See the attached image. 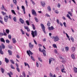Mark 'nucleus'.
Instances as JSON below:
<instances>
[{
	"mask_svg": "<svg viewBox=\"0 0 77 77\" xmlns=\"http://www.w3.org/2000/svg\"><path fill=\"white\" fill-rule=\"evenodd\" d=\"M25 3L27 6H28L27 4H28V2H27V0H25Z\"/></svg>",
	"mask_w": 77,
	"mask_h": 77,
	"instance_id": "obj_55",
	"label": "nucleus"
},
{
	"mask_svg": "<svg viewBox=\"0 0 77 77\" xmlns=\"http://www.w3.org/2000/svg\"><path fill=\"white\" fill-rule=\"evenodd\" d=\"M4 21L5 22H8V19H5V18H4Z\"/></svg>",
	"mask_w": 77,
	"mask_h": 77,
	"instance_id": "obj_62",
	"label": "nucleus"
},
{
	"mask_svg": "<svg viewBox=\"0 0 77 77\" xmlns=\"http://www.w3.org/2000/svg\"><path fill=\"white\" fill-rule=\"evenodd\" d=\"M11 12L13 14H14V15H16V13H15V12L14 11V10H11Z\"/></svg>",
	"mask_w": 77,
	"mask_h": 77,
	"instance_id": "obj_30",
	"label": "nucleus"
},
{
	"mask_svg": "<svg viewBox=\"0 0 77 77\" xmlns=\"http://www.w3.org/2000/svg\"><path fill=\"white\" fill-rule=\"evenodd\" d=\"M70 39L72 41V42H74V38L72 37H71Z\"/></svg>",
	"mask_w": 77,
	"mask_h": 77,
	"instance_id": "obj_56",
	"label": "nucleus"
},
{
	"mask_svg": "<svg viewBox=\"0 0 77 77\" xmlns=\"http://www.w3.org/2000/svg\"><path fill=\"white\" fill-rule=\"evenodd\" d=\"M11 68H12V69H15V68L14 67V66H13V65H11Z\"/></svg>",
	"mask_w": 77,
	"mask_h": 77,
	"instance_id": "obj_61",
	"label": "nucleus"
},
{
	"mask_svg": "<svg viewBox=\"0 0 77 77\" xmlns=\"http://www.w3.org/2000/svg\"><path fill=\"white\" fill-rule=\"evenodd\" d=\"M53 75L51 73H50L49 74V76L50 77H53Z\"/></svg>",
	"mask_w": 77,
	"mask_h": 77,
	"instance_id": "obj_49",
	"label": "nucleus"
},
{
	"mask_svg": "<svg viewBox=\"0 0 77 77\" xmlns=\"http://www.w3.org/2000/svg\"><path fill=\"white\" fill-rule=\"evenodd\" d=\"M65 68H64V67H63V69H61V72H63V71H65Z\"/></svg>",
	"mask_w": 77,
	"mask_h": 77,
	"instance_id": "obj_59",
	"label": "nucleus"
},
{
	"mask_svg": "<svg viewBox=\"0 0 77 77\" xmlns=\"http://www.w3.org/2000/svg\"><path fill=\"white\" fill-rule=\"evenodd\" d=\"M8 74L10 77H12L11 74V75H13V73L12 72H10V73L9 72Z\"/></svg>",
	"mask_w": 77,
	"mask_h": 77,
	"instance_id": "obj_20",
	"label": "nucleus"
},
{
	"mask_svg": "<svg viewBox=\"0 0 77 77\" xmlns=\"http://www.w3.org/2000/svg\"><path fill=\"white\" fill-rule=\"evenodd\" d=\"M42 53H43L44 56H46V51L44 49L42 50Z\"/></svg>",
	"mask_w": 77,
	"mask_h": 77,
	"instance_id": "obj_9",
	"label": "nucleus"
},
{
	"mask_svg": "<svg viewBox=\"0 0 77 77\" xmlns=\"http://www.w3.org/2000/svg\"><path fill=\"white\" fill-rule=\"evenodd\" d=\"M8 52L10 55H12V51L11 50H8Z\"/></svg>",
	"mask_w": 77,
	"mask_h": 77,
	"instance_id": "obj_28",
	"label": "nucleus"
},
{
	"mask_svg": "<svg viewBox=\"0 0 77 77\" xmlns=\"http://www.w3.org/2000/svg\"><path fill=\"white\" fill-rule=\"evenodd\" d=\"M48 29L49 30H53V29H54V28L53 26H51V27H49L48 28Z\"/></svg>",
	"mask_w": 77,
	"mask_h": 77,
	"instance_id": "obj_15",
	"label": "nucleus"
},
{
	"mask_svg": "<svg viewBox=\"0 0 77 77\" xmlns=\"http://www.w3.org/2000/svg\"><path fill=\"white\" fill-rule=\"evenodd\" d=\"M41 5L42 7H45V3L43 1L41 2Z\"/></svg>",
	"mask_w": 77,
	"mask_h": 77,
	"instance_id": "obj_8",
	"label": "nucleus"
},
{
	"mask_svg": "<svg viewBox=\"0 0 77 77\" xmlns=\"http://www.w3.org/2000/svg\"><path fill=\"white\" fill-rule=\"evenodd\" d=\"M36 66L38 68L39 67V63H38V61H37L36 62Z\"/></svg>",
	"mask_w": 77,
	"mask_h": 77,
	"instance_id": "obj_34",
	"label": "nucleus"
},
{
	"mask_svg": "<svg viewBox=\"0 0 77 77\" xmlns=\"http://www.w3.org/2000/svg\"><path fill=\"white\" fill-rule=\"evenodd\" d=\"M53 46L54 48H57V46L56 44H53Z\"/></svg>",
	"mask_w": 77,
	"mask_h": 77,
	"instance_id": "obj_36",
	"label": "nucleus"
},
{
	"mask_svg": "<svg viewBox=\"0 0 77 77\" xmlns=\"http://www.w3.org/2000/svg\"><path fill=\"white\" fill-rule=\"evenodd\" d=\"M32 15H34V16H36V13L34 10H32Z\"/></svg>",
	"mask_w": 77,
	"mask_h": 77,
	"instance_id": "obj_7",
	"label": "nucleus"
},
{
	"mask_svg": "<svg viewBox=\"0 0 77 77\" xmlns=\"http://www.w3.org/2000/svg\"><path fill=\"white\" fill-rule=\"evenodd\" d=\"M1 9H2V10H4L5 9V7H4L3 5H2V7L1 8Z\"/></svg>",
	"mask_w": 77,
	"mask_h": 77,
	"instance_id": "obj_63",
	"label": "nucleus"
},
{
	"mask_svg": "<svg viewBox=\"0 0 77 77\" xmlns=\"http://www.w3.org/2000/svg\"><path fill=\"white\" fill-rule=\"evenodd\" d=\"M19 20L22 24H23L24 23V21L21 18H20Z\"/></svg>",
	"mask_w": 77,
	"mask_h": 77,
	"instance_id": "obj_14",
	"label": "nucleus"
},
{
	"mask_svg": "<svg viewBox=\"0 0 77 77\" xmlns=\"http://www.w3.org/2000/svg\"><path fill=\"white\" fill-rule=\"evenodd\" d=\"M24 64H25V66H27V65L28 68H30V66H29V64H28V63L25 62V63H24Z\"/></svg>",
	"mask_w": 77,
	"mask_h": 77,
	"instance_id": "obj_23",
	"label": "nucleus"
},
{
	"mask_svg": "<svg viewBox=\"0 0 77 77\" xmlns=\"http://www.w3.org/2000/svg\"><path fill=\"white\" fill-rule=\"evenodd\" d=\"M63 33H64V34H66L67 37V38L69 40V41H70V38H69V36H68V34H67V33L65 32H63Z\"/></svg>",
	"mask_w": 77,
	"mask_h": 77,
	"instance_id": "obj_11",
	"label": "nucleus"
},
{
	"mask_svg": "<svg viewBox=\"0 0 77 77\" xmlns=\"http://www.w3.org/2000/svg\"><path fill=\"white\" fill-rule=\"evenodd\" d=\"M57 7H58V8H60V3H58Z\"/></svg>",
	"mask_w": 77,
	"mask_h": 77,
	"instance_id": "obj_60",
	"label": "nucleus"
},
{
	"mask_svg": "<svg viewBox=\"0 0 77 77\" xmlns=\"http://www.w3.org/2000/svg\"><path fill=\"white\" fill-rule=\"evenodd\" d=\"M1 71L2 73H3L4 72H5V69L3 68H1Z\"/></svg>",
	"mask_w": 77,
	"mask_h": 77,
	"instance_id": "obj_24",
	"label": "nucleus"
},
{
	"mask_svg": "<svg viewBox=\"0 0 77 77\" xmlns=\"http://www.w3.org/2000/svg\"><path fill=\"white\" fill-rule=\"evenodd\" d=\"M6 42L7 43H8V44H9V43L10 41H9V40L8 39H7L6 40Z\"/></svg>",
	"mask_w": 77,
	"mask_h": 77,
	"instance_id": "obj_53",
	"label": "nucleus"
},
{
	"mask_svg": "<svg viewBox=\"0 0 77 77\" xmlns=\"http://www.w3.org/2000/svg\"><path fill=\"white\" fill-rule=\"evenodd\" d=\"M4 18H5V19H7L8 20V18H9V17L8 16H5L4 17Z\"/></svg>",
	"mask_w": 77,
	"mask_h": 77,
	"instance_id": "obj_43",
	"label": "nucleus"
},
{
	"mask_svg": "<svg viewBox=\"0 0 77 77\" xmlns=\"http://www.w3.org/2000/svg\"><path fill=\"white\" fill-rule=\"evenodd\" d=\"M71 50L72 51H75V47H72Z\"/></svg>",
	"mask_w": 77,
	"mask_h": 77,
	"instance_id": "obj_32",
	"label": "nucleus"
},
{
	"mask_svg": "<svg viewBox=\"0 0 77 77\" xmlns=\"http://www.w3.org/2000/svg\"><path fill=\"white\" fill-rule=\"evenodd\" d=\"M8 37L9 39H11V35H8Z\"/></svg>",
	"mask_w": 77,
	"mask_h": 77,
	"instance_id": "obj_64",
	"label": "nucleus"
},
{
	"mask_svg": "<svg viewBox=\"0 0 77 77\" xmlns=\"http://www.w3.org/2000/svg\"><path fill=\"white\" fill-rule=\"evenodd\" d=\"M24 28L25 29H26L27 30V32H30V29H29V28L28 26H24Z\"/></svg>",
	"mask_w": 77,
	"mask_h": 77,
	"instance_id": "obj_13",
	"label": "nucleus"
},
{
	"mask_svg": "<svg viewBox=\"0 0 77 77\" xmlns=\"http://www.w3.org/2000/svg\"><path fill=\"white\" fill-rule=\"evenodd\" d=\"M0 40L1 42H4V43H5V39H4V38H1Z\"/></svg>",
	"mask_w": 77,
	"mask_h": 77,
	"instance_id": "obj_17",
	"label": "nucleus"
},
{
	"mask_svg": "<svg viewBox=\"0 0 77 77\" xmlns=\"http://www.w3.org/2000/svg\"><path fill=\"white\" fill-rule=\"evenodd\" d=\"M2 14L3 15H6V13H5V12L3 11H2Z\"/></svg>",
	"mask_w": 77,
	"mask_h": 77,
	"instance_id": "obj_52",
	"label": "nucleus"
},
{
	"mask_svg": "<svg viewBox=\"0 0 77 77\" xmlns=\"http://www.w3.org/2000/svg\"><path fill=\"white\" fill-rule=\"evenodd\" d=\"M1 46L2 48H5V45L3 44H2L1 45Z\"/></svg>",
	"mask_w": 77,
	"mask_h": 77,
	"instance_id": "obj_48",
	"label": "nucleus"
},
{
	"mask_svg": "<svg viewBox=\"0 0 77 77\" xmlns=\"http://www.w3.org/2000/svg\"><path fill=\"white\" fill-rule=\"evenodd\" d=\"M34 19L35 20V21H36V22H38L39 21V20H38V19L36 17H34Z\"/></svg>",
	"mask_w": 77,
	"mask_h": 77,
	"instance_id": "obj_29",
	"label": "nucleus"
},
{
	"mask_svg": "<svg viewBox=\"0 0 77 77\" xmlns=\"http://www.w3.org/2000/svg\"><path fill=\"white\" fill-rule=\"evenodd\" d=\"M47 8L48 11L51 12V7H50V6H48Z\"/></svg>",
	"mask_w": 77,
	"mask_h": 77,
	"instance_id": "obj_19",
	"label": "nucleus"
},
{
	"mask_svg": "<svg viewBox=\"0 0 77 77\" xmlns=\"http://www.w3.org/2000/svg\"><path fill=\"white\" fill-rule=\"evenodd\" d=\"M0 23L2 24H4V23H3V20H0Z\"/></svg>",
	"mask_w": 77,
	"mask_h": 77,
	"instance_id": "obj_54",
	"label": "nucleus"
},
{
	"mask_svg": "<svg viewBox=\"0 0 77 77\" xmlns=\"http://www.w3.org/2000/svg\"><path fill=\"white\" fill-rule=\"evenodd\" d=\"M22 75L23 77H26V73H25V72L23 71L22 72Z\"/></svg>",
	"mask_w": 77,
	"mask_h": 77,
	"instance_id": "obj_21",
	"label": "nucleus"
},
{
	"mask_svg": "<svg viewBox=\"0 0 77 77\" xmlns=\"http://www.w3.org/2000/svg\"><path fill=\"white\" fill-rule=\"evenodd\" d=\"M66 17H67L69 19H70L71 20H72V19L71 18V17H70V16H69V14H67L66 15Z\"/></svg>",
	"mask_w": 77,
	"mask_h": 77,
	"instance_id": "obj_22",
	"label": "nucleus"
},
{
	"mask_svg": "<svg viewBox=\"0 0 77 77\" xmlns=\"http://www.w3.org/2000/svg\"><path fill=\"white\" fill-rule=\"evenodd\" d=\"M0 53L1 54H3V52L2 51V48L1 46H0Z\"/></svg>",
	"mask_w": 77,
	"mask_h": 77,
	"instance_id": "obj_12",
	"label": "nucleus"
},
{
	"mask_svg": "<svg viewBox=\"0 0 77 77\" xmlns=\"http://www.w3.org/2000/svg\"><path fill=\"white\" fill-rule=\"evenodd\" d=\"M65 50L67 52L69 51V47L68 46L65 47Z\"/></svg>",
	"mask_w": 77,
	"mask_h": 77,
	"instance_id": "obj_16",
	"label": "nucleus"
},
{
	"mask_svg": "<svg viewBox=\"0 0 77 77\" xmlns=\"http://www.w3.org/2000/svg\"><path fill=\"white\" fill-rule=\"evenodd\" d=\"M68 14H69L71 16V17H72V13H71V11H69L68 12Z\"/></svg>",
	"mask_w": 77,
	"mask_h": 77,
	"instance_id": "obj_38",
	"label": "nucleus"
},
{
	"mask_svg": "<svg viewBox=\"0 0 77 77\" xmlns=\"http://www.w3.org/2000/svg\"><path fill=\"white\" fill-rule=\"evenodd\" d=\"M22 8L23 9V11H24V10H25V8L24 7V6H22Z\"/></svg>",
	"mask_w": 77,
	"mask_h": 77,
	"instance_id": "obj_58",
	"label": "nucleus"
},
{
	"mask_svg": "<svg viewBox=\"0 0 77 77\" xmlns=\"http://www.w3.org/2000/svg\"><path fill=\"white\" fill-rule=\"evenodd\" d=\"M63 24L65 27H66V22H64L63 23Z\"/></svg>",
	"mask_w": 77,
	"mask_h": 77,
	"instance_id": "obj_44",
	"label": "nucleus"
},
{
	"mask_svg": "<svg viewBox=\"0 0 77 77\" xmlns=\"http://www.w3.org/2000/svg\"><path fill=\"white\" fill-rule=\"evenodd\" d=\"M71 57L73 59H75V57H74V55L73 54L71 55Z\"/></svg>",
	"mask_w": 77,
	"mask_h": 77,
	"instance_id": "obj_41",
	"label": "nucleus"
},
{
	"mask_svg": "<svg viewBox=\"0 0 77 77\" xmlns=\"http://www.w3.org/2000/svg\"><path fill=\"white\" fill-rule=\"evenodd\" d=\"M13 2L15 5H17V0H13Z\"/></svg>",
	"mask_w": 77,
	"mask_h": 77,
	"instance_id": "obj_35",
	"label": "nucleus"
},
{
	"mask_svg": "<svg viewBox=\"0 0 77 77\" xmlns=\"http://www.w3.org/2000/svg\"><path fill=\"white\" fill-rule=\"evenodd\" d=\"M26 23L27 25L28 26H29L30 25V23H29V21L28 20H26Z\"/></svg>",
	"mask_w": 77,
	"mask_h": 77,
	"instance_id": "obj_40",
	"label": "nucleus"
},
{
	"mask_svg": "<svg viewBox=\"0 0 77 77\" xmlns=\"http://www.w3.org/2000/svg\"><path fill=\"white\" fill-rule=\"evenodd\" d=\"M29 46L30 48H33V45L32 44L31 42L29 43Z\"/></svg>",
	"mask_w": 77,
	"mask_h": 77,
	"instance_id": "obj_10",
	"label": "nucleus"
},
{
	"mask_svg": "<svg viewBox=\"0 0 77 77\" xmlns=\"http://www.w3.org/2000/svg\"><path fill=\"white\" fill-rule=\"evenodd\" d=\"M27 53L28 55H29V56H30V54H31V55H32V54H33V53L32 52H31L30 51V50H29V51H27Z\"/></svg>",
	"mask_w": 77,
	"mask_h": 77,
	"instance_id": "obj_5",
	"label": "nucleus"
},
{
	"mask_svg": "<svg viewBox=\"0 0 77 77\" xmlns=\"http://www.w3.org/2000/svg\"><path fill=\"white\" fill-rule=\"evenodd\" d=\"M20 30L21 32V33H22V35H24V34H25V32H24V31H23V29H20Z\"/></svg>",
	"mask_w": 77,
	"mask_h": 77,
	"instance_id": "obj_27",
	"label": "nucleus"
},
{
	"mask_svg": "<svg viewBox=\"0 0 77 77\" xmlns=\"http://www.w3.org/2000/svg\"><path fill=\"white\" fill-rule=\"evenodd\" d=\"M45 15V16H46L47 17H50V16L48 15V14L47 13H46Z\"/></svg>",
	"mask_w": 77,
	"mask_h": 77,
	"instance_id": "obj_42",
	"label": "nucleus"
},
{
	"mask_svg": "<svg viewBox=\"0 0 77 77\" xmlns=\"http://www.w3.org/2000/svg\"><path fill=\"white\" fill-rule=\"evenodd\" d=\"M55 12L56 13V14H59V11H57V10H56L55 11Z\"/></svg>",
	"mask_w": 77,
	"mask_h": 77,
	"instance_id": "obj_50",
	"label": "nucleus"
},
{
	"mask_svg": "<svg viewBox=\"0 0 77 77\" xmlns=\"http://www.w3.org/2000/svg\"><path fill=\"white\" fill-rule=\"evenodd\" d=\"M9 30L8 29H6V32L8 33V34H9Z\"/></svg>",
	"mask_w": 77,
	"mask_h": 77,
	"instance_id": "obj_46",
	"label": "nucleus"
},
{
	"mask_svg": "<svg viewBox=\"0 0 77 77\" xmlns=\"http://www.w3.org/2000/svg\"><path fill=\"white\" fill-rule=\"evenodd\" d=\"M13 20H14V21L16 22L17 21V18H16V17H14L13 18Z\"/></svg>",
	"mask_w": 77,
	"mask_h": 77,
	"instance_id": "obj_31",
	"label": "nucleus"
},
{
	"mask_svg": "<svg viewBox=\"0 0 77 77\" xmlns=\"http://www.w3.org/2000/svg\"><path fill=\"white\" fill-rule=\"evenodd\" d=\"M10 62L11 63H12L13 64H14L15 63H14V61L13 60H10Z\"/></svg>",
	"mask_w": 77,
	"mask_h": 77,
	"instance_id": "obj_39",
	"label": "nucleus"
},
{
	"mask_svg": "<svg viewBox=\"0 0 77 77\" xmlns=\"http://www.w3.org/2000/svg\"><path fill=\"white\" fill-rule=\"evenodd\" d=\"M31 34L33 38H35V37L37 35V31L35 30V31H31Z\"/></svg>",
	"mask_w": 77,
	"mask_h": 77,
	"instance_id": "obj_1",
	"label": "nucleus"
},
{
	"mask_svg": "<svg viewBox=\"0 0 77 77\" xmlns=\"http://www.w3.org/2000/svg\"><path fill=\"white\" fill-rule=\"evenodd\" d=\"M53 38L54 42H56L57 41H58L60 40L59 37L57 36H56L55 37L54 36Z\"/></svg>",
	"mask_w": 77,
	"mask_h": 77,
	"instance_id": "obj_2",
	"label": "nucleus"
},
{
	"mask_svg": "<svg viewBox=\"0 0 77 77\" xmlns=\"http://www.w3.org/2000/svg\"><path fill=\"white\" fill-rule=\"evenodd\" d=\"M5 61L6 62L8 63V62H9V60L8 59V58H5Z\"/></svg>",
	"mask_w": 77,
	"mask_h": 77,
	"instance_id": "obj_25",
	"label": "nucleus"
},
{
	"mask_svg": "<svg viewBox=\"0 0 77 77\" xmlns=\"http://www.w3.org/2000/svg\"><path fill=\"white\" fill-rule=\"evenodd\" d=\"M59 67H56L55 68V71H59Z\"/></svg>",
	"mask_w": 77,
	"mask_h": 77,
	"instance_id": "obj_45",
	"label": "nucleus"
},
{
	"mask_svg": "<svg viewBox=\"0 0 77 77\" xmlns=\"http://www.w3.org/2000/svg\"><path fill=\"white\" fill-rule=\"evenodd\" d=\"M73 70L74 71V72H75V73H77V68L76 67H75L73 69Z\"/></svg>",
	"mask_w": 77,
	"mask_h": 77,
	"instance_id": "obj_18",
	"label": "nucleus"
},
{
	"mask_svg": "<svg viewBox=\"0 0 77 77\" xmlns=\"http://www.w3.org/2000/svg\"><path fill=\"white\" fill-rule=\"evenodd\" d=\"M61 50L62 51H63V52H65V50H64V48H61Z\"/></svg>",
	"mask_w": 77,
	"mask_h": 77,
	"instance_id": "obj_57",
	"label": "nucleus"
},
{
	"mask_svg": "<svg viewBox=\"0 0 77 77\" xmlns=\"http://www.w3.org/2000/svg\"><path fill=\"white\" fill-rule=\"evenodd\" d=\"M31 59H32V60H34V61H35V59H34V58H33V56H31Z\"/></svg>",
	"mask_w": 77,
	"mask_h": 77,
	"instance_id": "obj_51",
	"label": "nucleus"
},
{
	"mask_svg": "<svg viewBox=\"0 0 77 77\" xmlns=\"http://www.w3.org/2000/svg\"><path fill=\"white\" fill-rule=\"evenodd\" d=\"M30 1L31 2H32V3L33 5H35V2H34V1H33V0H30Z\"/></svg>",
	"mask_w": 77,
	"mask_h": 77,
	"instance_id": "obj_47",
	"label": "nucleus"
},
{
	"mask_svg": "<svg viewBox=\"0 0 77 77\" xmlns=\"http://www.w3.org/2000/svg\"><path fill=\"white\" fill-rule=\"evenodd\" d=\"M49 62L50 65L51 64V62H52V61H54L55 60V59H54L53 58H50L49 59Z\"/></svg>",
	"mask_w": 77,
	"mask_h": 77,
	"instance_id": "obj_6",
	"label": "nucleus"
},
{
	"mask_svg": "<svg viewBox=\"0 0 77 77\" xmlns=\"http://www.w3.org/2000/svg\"><path fill=\"white\" fill-rule=\"evenodd\" d=\"M40 25L44 33H45V26H44V25L42 23Z\"/></svg>",
	"mask_w": 77,
	"mask_h": 77,
	"instance_id": "obj_3",
	"label": "nucleus"
},
{
	"mask_svg": "<svg viewBox=\"0 0 77 77\" xmlns=\"http://www.w3.org/2000/svg\"><path fill=\"white\" fill-rule=\"evenodd\" d=\"M50 24H51L50 22L49 21H48V23L47 24L48 26V27H50Z\"/></svg>",
	"mask_w": 77,
	"mask_h": 77,
	"instance_id": "obj_33",
	"label": "nucleus"
},
{
	"mask_svg": "<svg viewBox=\"0 0 77 77\" xmlns=\"http://www.w3.org/2000/svg\"><path fill=\"white\" fill-rule=\"evenodd\" d=\"M59 57L60 59L62 60V63H65L66 62V61H65V59L63 58L62 57L59 56Z\"/></svg>",
	"mask_w": 77,
	"mask_h": 77,
	"instance_id": "obj_4",
	"label": "nucleus"
},
{
	"mask_svg": "<svg viewBox=\"0 0 77 77\" xmlns=\"http://www.w3.org/2000/svg\"><path fill=\"white\" fill-rule=\"evenodd\" d=\"M13 42L14 44L15 43H16V40H15V38H13L12 39Z\"/></svg>",
	"mask_w": 77,
	"mask_h": 77,
	"instance_id": "obj_26",
	"label": "nucleus"
},
{
	"mask_svg": "<svg viewBox=\"0 0 77 77\" xmlns=\"http://www.w3.org/2000/svg\"><path fill=\"white\" fill-rule=\"evenodd\" d=\"M32 28L33 30H35V26L33 24H32Z\"/></svg>",
	"mask_w": 77,
	"mask_h": 77,
	"instance_id": "obj_37",
	"label": "nucleus"
}]
</instances>
